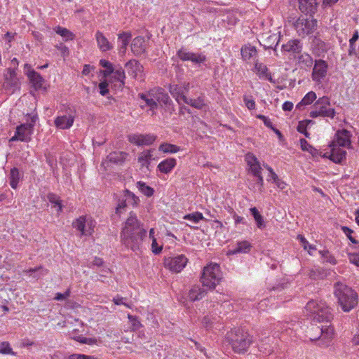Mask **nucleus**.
Segmentation results:
<instances>
[{"mask_svg": "<svg viewBox=\"0 0 359 359\" xmlns=\"http://www.w3.org/2000/svg\"><path fill=\"white\" fill-rule=\"evenodd\" d=\"M220 266L216 263H210L203 268L201 278L203 286L215 289L222 280Z\"/></svg>", "mask_w": 359, "mask_h": 359, "instance_id": "5", "label": "nucleus"}, {"mask_svg": "<svg viewBox=\"0 0 359 359\" xmlns=\"http://www.w3.org/2000/svg\"><path fill=\"white\" fill-rule=\"evenodd\" d=\"M184 103L187 104L197 109H202L205 106L203 97H198L196 99L188 98L187 97Z\"/></svg>", "mask_w": 359, "mask_h": 359, "instance_id": "38", "label": "nucleus"}, {"mask_svg": "<svg viewBox=\"0 0 359 359\" xmlns=\"http://www.w3.org/2000/svg\"><path fill=\"white\" fill-rule=\"evenodd\" d=\"M107 86L108 84L106 81H102L99 83L100 93L102 95L104 96L108 93L109 90L107 88Z\"/></svg>", "mask_w": 359, "mask_h": 359, "instance_id": "63", "label": "nucleus"}, {"mask_svg": "<svg viewBox=\"0 0 359 359\" xmlns=\"http://www.w3.org/2000/svg\"><path fill=\"white\" fill-rule=\"evenodd\" d=\"M188 258L184 255H175L165 257L164 266L174 273H180L186 266Z\"/></svg>", "mask_w": 359, "mask_h": 359, "instance_id": "9", "label": "nucleus"}, {"mask_svg": "<svg viewBox=\"0 0 359 359\" xmlns=\"http://www.w3.org/2000/svg\"><path fill=\"white\" fill-rule=\"evenodd\" d=\"M305 309L314 321L330 323L333 318L331 309L325 302L311 300Z\"/></svg>", "mask_w": 359, "mask_h": 359, "instance_id": "4", "label": "nucleus"}, {"mask_svg": "<svg viewBox=\"0 0 359 359\" xmlns=\"http://www.w3.org/2000/svg\"><path fill=\"white\" fill-rule=\"evenodd\" d=\"M299 61L304 62L307 67H311L313 64V59L309 54H302L299 57Z\"/></svg>", "mask_w": 359, "mask_h": 359, "instance_id": "58", "label": "nucleus"}, {"mask_svg": "<svg viewBox=\"0 0 359 359\" xmlns=\"http://www.w3.org/2000/svg\"><path fill=\"white\" fill-rule=\"evenodd\" d=\"M123 197H126L128 205H131L133 206H135L140 202L139 198L137 196H136L133 193L130 191L129 190H126L124 191Z\"/></svg>", "mask_w": 359, "mask_h": 359, "instance_id": "45", "label": "nucleus"}, {"mask_svg": "<svg viewBox=\"0 0 359 359\" xmlns=\"http://www.w3.org/2000/svg\"><path fill=\"white\" fill-rule=\"evenodd\" d=\"M250 243L247 241L238 242L236 247L230 251V253L235 255L237 253H248L251 249Z\"/></svg>", "mask_w": 359, "mask_h": 359, "instance_id": "35", "label": "nucleus"}, {"mask_svg": "<svg viewBox=\"0 0 359 359\" xmlns=\"http://www.w3.org/2000/svg\"><path fill=\"white\" fill-rule=\"evenodd\" d=\"M36 119V117L34 116L31 118V123H23L17 127L15 133L20 137V141L27 142L30 140Z\"/></svg>", "mask_w": 359, "mask_h": 359, "instance_id": "13", "label": "nucleus"}, {"mask_svg": "<svg viewBox=\"0 0 359 359\" xmlns=\"http://www.w3.org/2000/svg\"><path fill=\"white\" fill-rule=\"evenodd\" d=\"M146 234V230L143 228L136 215L130 213L121 233L122 243L133 251H136L140 249Z\"/></svg>", "mask_w": 359, "mask_h": 359, "instance_id": "1", "label": "nucleus"}, {"mask_svg": "<svg viewBox=\"0 0 359 359\" xmlns=\"http://www.w3.org/2000/svg\"><path fill=\"white\" fill-rule=\"evenodd\" d=\"M131 33L130 32H122L118 35V39L121 42V45L120 46V52L122 53H125L127 50V46L129 43V41L131 39Z\"/></svg>", "mask_w": 359, "mask_h": 359, "instance_id": "37", "label": "nucleus"}, {"mask_svg": "<svg viewBox=\"0 0 359 359\" xmlns=\"http://www.w3.org/2000/svg\"><path fill=\"white\" fill-rule=\"evenodd\" d=\"M128 205L126 200V197H123V199H119L118 203L116 207V213H121L122 210H124L125 208Z\"/></svg>", "mask_w": 359, "mask_h": 359, "instance_id": "59", "label": "nucleus"}, {"mask_svg": "<svg viewBox=\"0 0 359 359\" xmlns=\"http://www.w3.org/2000/svg\"><path fill=\"white\" fill-rule=\"evenodd\" d=\"M316 94L313 91H310L306 94L302 101L297 104V108L302 109V107L311 104L316 99Z\"/></svg>", "mask_w": 359, "mask_h": 359, "instance_id": "39", "label": "nucleus"}, {"mask_svg": "<svg viewBox=\"0 0 359 359\" xmlns=\"http://www.w3.org/2000/svg\"><path fill=\"white\" fill-rule=\"evenodd\" d=\"M158 150L163 153L175 154L181 150L180 147L170 143H163L158 147Z\"/></svg>", "mask_w": 359, "mask_h": 359, "instance_id": "40", "label": "nucleus"}, {"mask_svg": "<svg viewBox=\"0 0 359 359\" xmlns=\"http://www.w3.org/2000/svg\"><path fill=\"white\" fill-rule=\"evenodd\" d=\"M312 122L311 120H306L304 121H300L297 126L298 132L303 133L306 137H309V133L306 131V127L308 124Z\"/></svg>", "mask_w": 359, "mask_h": 359, "instance_id": "53", "label": "nucleus"}, {"mask_svg": "<svg viewBox=\"0 0 359 359\" xmlns=\"http://www.w3.org/2000/svg\"><path fill=\"white\" fill-rule=\"evenodd\" d=\"M342 231L346 234V236L348 238L350 241L352 243L358 244L359 243V241L355 240L352 236L351 233L353 232L352 229L347 226H341Z\"/></svg>", "mask_w": 359, "mask_h": 359, "instance_id": "57", "label": "nucleus"}, {"mask_svg": "<svg viewBox=\"0 0 359 359\" xmlns=\"http://www.w3.org/2000/svg\"><path fill=\"white\" fill-rule=\"evenodd\" d=\"M70 296V290H67L65 293L57 292L55 294L54 299L57 301H62Z\"/></svg>", "mask_w": 359, "mask_h": 359, "instance_id": "62", "label": "nucleus"}, {"mask_svg": "<svg viewBox=\"0 0 359 359\" xmlns=\"http://www.w3.org/2000/svg\"><path fill=\"white\" fill-rule=\"evenodd\" d=\"M47 197L49 202L55 204V206L57 208V212H61L62 206L61 205V201L60 200L59 197L54 194H49Z\"/></svg>", "mask_w": 359, "mask_h": 359, "instance_id": "51", "label": "nucleus"}, {"mask_svg": "<svg viewBox=\"0 0 359 359\" xmlns=\"http://www.w3.org/2000/svg\"><path fill=\"white\" fill-rule=\"evenodd\" d=\"M2 87L5 93L8 95H12L20 90V83L15 70L11 68L7 69V72L4 74V81Z\"/></svg>", "mask_w": 359, "mask_h": 359, "instance_id": "8", "label": "nucleus"}, {"mask_svg": "<svg viewBox=\"0 0 359 359\" xmlns=\"http://www.w3.org/2000/svg\"><path fill=\"white\" fill-rule=\"evenodd\" d=\"M28 78L35 90H39L42 88L44 79L38 72H31L28 74Z\"/></svg>", "mask_w": 359, "mask_h": 359, "instance_id": "31", "label": "nucleus"}, {"mask_svg": "<svg viewBox=\"0 0 359 359\" xmlns=\"http://www.w3.org/2000/svg\"><path fill=\"white\" fill-rule=\"evenodd\" d=\"M128 318L132 323V329L133 330H137L142 327V324L138 320L136 316H132L130 314L128 315Z\"/></svg>", "mask_w": 359, "mask_h": 359, "instance_id": "56", "label": "nucleus"}, {"mask_svg": "<svg viewBox=\"0 0 359 359\" xmlns=\"http://www.w3.org/2000/svg\"><path fill=\"white\" fill-rule=\"evenodd\" d=\"M301 149L304 151H308L313 156H316L318 154V150L311 146L305 139H300Z\"/></svg>", "mask_w": 359, "mask_h": 359, "instance_id": "43", "label": "nucleus"}, {"mask_svg": "<svg viewBox=\"0 0 359 359\" xmlns=\"http://www.w3.org/2000/svg\"><path fill=\"white\" fill-rule=\"evenodd\" d=\"M9 180L11 187L13 189H16L20 180V173L17 168L11 170Z\"/></svg>", "mask_w": 359, "mask_h": 359, "instance_id": "42", "label": "nucleus"}, {"mask_svg": "<svg viewBox=\"0 0 359 359\" xmlns=\"http://www.w3.org/2000/svg\"><path fill=\"white\" fill-rule=\"evenodd\" d=\"M328 69L327 63L323 60H317L312 72V79L316 82H321L326 75Z\"/></svg>", "mask_w": 359, "mask_h": 359, "instance_id": "14", "label": "nucleus"}, {"mask_svg": "<svg viewBox=\"0 0 359 359\" xmlns=\"http://www.w3.org/2000/svg\"><path fill=\"white\" fill-rule=\"evenodd\" d=\"M74 117L72 114L62 115L57 116L55 121V125L57 128L65 130L69 129L73 125Z\"/></svg>", "mask_w": 359, "mask_h": 359, "instance_id": "21", "label": "nucleus"}, {"mask_svg": "<svg viewBox=\"0 0 359 359\" xmlns=\"http://www.w3.org/2000/svg\"><path fill=\"white\" fill-rule=\"evenodd\" d=\"M169 91L176 101L181 104L186 100L184 91L181 86L177 85L170 86Z\"/></svg>", "mask_w": 359, "mask_h": 359, "instance_id": "27", "label": "nucleus"}, {"mask_svg": "<svg viewBox=\"0 0 359 359\" xmlns=\"http://www.w3.org/2000/svg\"><path fill=\"white\" fill-rule=\"evenodd\" d=\"M261 40L260 44L263 46L264 49L273 48L278 44L280 35L279 34L263 33L261 35Z\"/></svg>", "mask_w": 359, "mask_h": 359, "instance_id": "19", "label": "nucleus"}, {"mask_svg": "<svg viewBox=\"0 0 359 359\" xmlns=\"http://www.w3.org/2000/svg\"><path fill=\"white\" fill-rule=\"evenodd\" d=\"M283 50L298 53L302 50V45L299 40H290L287 43L282 46Z\"/></svg>", "mask_w": 359, "mask_h": 359, "instance_id": "32", "label": "nucleus"}, {"mask_svg": "<svg viewBox=\"0 0 359 359\" xmlns=\"http://www.w3.org/2000/svg\"><path fill=\"white\" fill-rule=\"evenodd\" d=\"M206 294L205 290L199 285H194L189 292V298L191 301L201 299Z\"/></svg>", "mask_w": 359, "mask_h": 359, "instance_id": "30", "label": "nucleus"}, {"mask_svg": "<svg viewBox=\"0 0 359 359\" xmlns=\"http://www.w3.org/2000/svg\"><path fill=\"white\" fill-rule=\"evenodd\" d=\"M330 147V159L336 163H341L346 158V151L337 147L334 142H332Z\"/></svg>", "mask_w": 359, "mask_h": 359, "instance_id": "22", "label": "nucleus"}, {"mask_svg": "<svg viewBox=\"0 0 359 359\" xmlns=\"http://www.w3.org/2000/svg\"><path fill=\"white\" fill-rule=\"evenodd\" d=\"M245 159L250 167L251 165H255L259 162L257 158L252 154H248L245 156Z\"/></svg>", "mask_w": 359, "mask_h": 359, "instance_id": "64", "label": "nucleus"}, {"mask_svg": "<svg viewBox=\"0 0 359 359\" xmlns=\"http://www.w3.org/2000/svg\"><path fill=\"white\" fill-rule=\"evenodd\" d=\"M127 156L126 152L114 151L107 156V160L113 163H121L126 160Z\"/></svg>", "mask_w": 359, "mask_h": 359, "instance_id": "34", "label": "nucleus"}, {"mask_svg": "<svg viewBox=\"0 0 359 359\" xmlns=\"http://www.w3.org/2000/svg\"><path fill=\"white\" fill-rule=\"evenodd\" d=\"M257 74L260 79H264L269 81L271 83H274L271 74L269 72V69L266 65L262 63L257 62L255 65Z\"/></svg>", "mask_w": 359, "mask_h": 359, "instance_id": "28", "label": "nucleus"}, {"mask_svg": "<svg viewBox=\"0 0 359 359\" xmlns=\"http://www.w3.org/2000/svg\"><path fill=\"white\" fill-rule=\"evenodd\" d=\"M348 259L351 263L359 266V252L358 253H348Z\"/></svg>", "mask_w": 359, "mask_h": 359, "instance_id": "60", "label": "nucleus"}, {"mask_svg": "<svg viewBox=\"0 0 359 359\" xmlns=\"http://www.w3.org/2000/svg\"><path fill=\"white\" fill-rule=\"evenodd\" d=\"M241 55L243 60H247L251 58H255L257 55V49L250 44L244 45L241 50Z\"/></svg>", "mask_w": 359, "mask_h": 359, "instance_id": "29", "label": "nucleus"}, {"mask_svg": "<svg viewBox=\"0 0 359 359\" xmlns=\"http://www.w3.org/2000/svg\"><path fill=\"white\" fill-rule=\"evenodd\" d=\"M251 172L254 176L259 175L261 174L262 168L259 165V163H257L255 165H251L250 167Z\"/></svg>", "mask_w": 359, "mask_h": 359, "instance_id": "61", "label": "nucleus"}, {"mask_svg": "<svg viewBox=\"0 0 359 359\" xmlns=\"http://www.w3.org/2000/svg\"><path fill=\"white\" fill-rule=\"evenodd\" d=\"M216 320H217L216 318H215L212 316L208 315V316H205V317H203L202 323L205 328L209 329V328L212 327L214 322Z\"/></svg>", "mask_w": 359, "mask_h": 359, "instance_id": "55", "label": "nucleus"}, {"mask_svg": "<svg viewBox=\"0 0 359 359\" xmlns=\"http://www.w3.org/2000/svg\"><path fill=\"white\" fill-rule=\"evenodd\" d=\"M177 56L182 61H191L194 64L200 65L206 60V57L202 53H195L181 48L177 51Z\"/></svg>", "mask_w": 359, "mask_h": 359, "instance_id": "12", "label": "nucleus"}, {"mask_svg": "<svg viewBox=\"0 0 359 359\" xmlns=\"http://www.w3.org/2000/svg\"><path fill=\"white\" fill-rule=\"evenodd\" d=\"M100 64L102 67L106 68V69L103 72V74L104 76H108L114 72L113 65L109 61L106 60H101L100 61Z\"/></svg>", "mask_w": 359, "mask_h": 359, "instance_id": "50", "label": "nucleus"}, {"mask_svg": "<svg viewBox=\"0 0 359 359\" xmlns=\"http://www.w3.org/2000/svg\"><path fill=\"white\" fill-rule=\"evenodd\" d=\"M335 115V109L331 107L330 98L327 96H323L316 100L309 112V116L311 118L320 116L334 118Z\"/></svg>", "mask_w": 359, "mask_h": 359, "instance_id": "6", "label": "nucleus"}, {"mask_svg": "<svg viewBox=\"0 0 359 359\" xmlns=\"http://www.w3.org/2000/svg\"><path fill=\"white\" fill-rule=\"evenodd\" d=\"M55 32L62 36L66 40H72L74 38V34L67 29L64 27H57L55 29Z\"/></svg>", "mask_w": 359, "mask_h": 359, "instance_id": "49", "label": "nucleus"}, {"mask_svg": "<svg viewBox=\"0 0 359 359\" xmlns=\"http://www.w3.org/2000/svg\"><path fill=\"white\" fill-rule=\"evenodd\" d=\"M319 253L321 255L322 259L323 262L330 263L332 265H335L337 264L336 259L330 253V252L327 250H320Z\"/></svg>", "mask_w": 359, "mask_h": 359, "instance_id": "46", "label": "nucleus"}, {"mask_svg": "<svg viewBox=\"0 0 359 359\" xmlns=\"http://www.w3.org/2000/svg\"><path fill=\"white\" fill-rule=\"evenodd\" d=\"M128 74L135 79H142V66L135 60H130L126 64Z\"/></svg>", "mask_w": 359, "mask_h": 359, "instance_id": "20", "label": "nucleus"}, {"mask_svg": "<svg viewBox=\"0 0 359 359\" xmlns=\"http://www.w3.org/2000/svg\"><path fill=\"white\" fill-rule=\"evenodd\" d=\"M149 96L154 97L156 99V102H158L159 103L164 104L165 105H168L171 102L170 97L161 88L150 90Z\"/></svg>", "mask_w": 359, "mask_h": 359, "instance_id": "24", "label": "nucleus"}, {"mask_svg": "<svg viewBox=\"0 0 359 359\" xmlns=\"http://www.w3.org/2000/svg\"><path fill=\"white\" fill-rule=\"evenodd\" d=\"M47 273L48 271L44 269L41 266L36 268H30L23 271L24 274L29 275V276H32L33 278L37 279L41 276H45L47 274Z\"/></svg>", "mask_w": 359, "mask_h": 359, "instance_id": "33", "label": "nucleus"}, {"mask_svg": "<svg viewBox=\"0 0 359 359\" xmlns=\"http://www.w3.org/2000/svg\"><path fill=\"white\" fill-rule=\"evenodd\" d=\"M184 219L191 221L194 224H197L199 221L204 219L203 214L198 212H196L191 214L186 215L184 217Z\"/></svg>", "mask_w": 359, "mask_h": 359, "instance_id": "48", "label": "nucleus"}, {"mask_svg": "<svg viewBox=\"0 0 359 359\" xmlns=\"http://www.w3.org/2000/svg\"><path fill=\"white\" fill-rule=\"evenodd\" d=\"M156 140V137L151 134H133L128 135V141L137 146L150 145Z\"/></svg>", "mask_w": 359, "mask_h": 359, "instance_id": "16", "label": "nucleus"}, {"mask_svg": "<svg viewBox=\"0 0 359 359\" xmlns=\"http://www.w3.org/2000/svg\"><path fill=\"white\" fill-rule=\"evenodd\" d=\"M311 48L313 52L316 55L320 57L323 56L325 53L328 51L330 48V45L329 43H326L323 41L318 36H315L312 39L311 42Z\"/></svg>", "mask_w": 359, "mask_h": 359, "instance_id": "18", "label": "nucleus"}, {"mask_svg": "<svg viewBox=\"0 0 359 359\" xmlns=\"http://www.w3.org/2000/svg\"><path fill=\"white\" fill-rule=\"evenodd\" d=\"M294 27L299 36L304 37L316 30L317 27V20L313 19L299 18L296 21Z\"/></svg>", "mask_w": 359, "mask_h": 359, "instance_id": "11", "label": "nucleus"}, {"mask_svg": "<svg viewBox=\"0 0 359 359\" xmlns=\"http://www.w3.org/2000/svg\"><path fill=\"white\" fill-rule=\"evenodd\" d=\"M250 211L256 222L257 227L259 229H264L266 225H265L263 217L261 215V214L259 213L258 210L255 207H254V208H251L250 209Z\"/></svg>", "mask_w": 359, "mask_h": 359, "instance_id": "41", "label": "nucleus"}, {"mask_svg": "<svg viewBox=\"0 0 359 359\" xmlns=\"http://www.w3.org/2000/svg\"><path fill=\"white\" fill-rule=\"evenodd\" d=\"M298 3L300 11L306 15H313L318 8L317 0H293Z\"/></svg>", "mask_w": 359, "mask_h": 359, "instance_id": "17", "label": "nucleus"}, {"mask_svg": "<svg viewBox=\"0 0 359 359\" xmlns=\"http://www.w3.org/2000/svg\"><path fill=\"white\" fill-rule=\"evenodd\" d=\"M334 294L344 312H349L358 304V294L350 287L341 282L334 285Z\"/></svg>", "mask_w": 359, "mask_h": 359, "instance_id": "2", "label": "nucleus"}, {"mask_svg": "<svg viewBox=\"0 0 359 359\" xmlns=\"http://www.w3.org/2000/svg\"><path fill=\"white\" fill-rule=\"evenodd\" d=\"M177 161L174 158H168L160 162L157 166L158 170L164 174L170 173L176 166Z\"/></svg>", "mask_w": 359, "mask_h": 359, "instance_id": "26", "label": "nucleus"}, {"mask_svg": "<svg viewBox=\"0 0 359 359\" xmlns=\"http://www.w3.org/2000/svg\"><path fill=\"white\" fill-rule=\"evenodd\" d=\"M137 187L139 189V190L145 196H151L154 194V189L147 186L144 182H137Z\"/></svg>", "mask_w": 359, "mask_h": 359, "instance_id": "47", "label": "nucleus"}, {"mask_svg": "<svg viewBox=\"0 0 359 359\" xmlns=\"http://www.w3.org/2000/svg\"><path fill=\"white\" fill-rule=\"evenodd\" d=\"M232 349L237 353H245L252 343V337L243 329H235L227 334Z\"/></svg>", "mask_w": 359, "mask_h": 359, "instance_id": "3", "label": "nucleus"}, {"mask_svg": "<svg viewBox=\"0 0 359 359\" xmlns=\"http://www.w3.org/2000/svg\"><path fill=\"white\" fill-rule=\"evenodd\" d=\"M309 334L311 341L325 340V345L327 346L328 341L333 337L334 329L330 325L312 327L309 332Z\"/></svg>", "mask_w": 359, "mask_h": 359, "instance_id": "7", "label": "nucleus"}, {"mask_svg": "<svg viewBox=\"0 0 359 359\" xmlns=\"http://www.w3.org/2000/svg\"><path fill=\"white\" fill-rule=\"evenodd\" d=\"M96 222L90 217L81 216L73 222V226L81 232L82 236H90Z\"/></svg>", "mask_w": 359, "mask_h": 359, "instance_id": "10", "label": "nucleus"}, {"mask_svg": "<svg viewBox=\"0 0 359 359\" xmlns=\"http://www.w3.org/2000/svg\"><path fill=\"white\" fill-rule=\"evenodd\" d=\"M0 353L15 355L9 342L2 341L0 343Z\"/></svg>", "mask_w": 359, "mask_h": 359, "instance_id": "52", "label": "nucleus"}, {"mask_svg": "<svg viewBox=\"0 0 359 359\" xmlns=\"http://www.w3.org/2000/svg\"><path fill=\"white\" fill-rule=\"evenodd\" d=\"M351 134L348 130L346 129L339 130L337 131L334 140L332 142H334L337 147L349 149L351 145Z\"/></svg>", "mask_w": 359, "mask_h": 359, "instance_id": "15", "label": "nucleus"}, {"mask_svg": "<svg viewBox=\"0 0 359 359\" xmlns=\"http://www.w3.org/2000/svg\"><path fill=\"white\" fill-rule=\"evenodd\" d=\"M147 45L143 36L135 37L131 43V50L135 55H140L146 50Z\"/></svg>", "mask_w": 359, "mask_h": 359, "instance_id": "23", "label": "nucleus"}, {"mask_svg": "<svg viewBox=\"0 0 359 359\" xmlns=\"http://www.w3.org/2000/svg\"><path fill=\"white\" fill-rule=\"evenodd\" d=\"M95 39L101 51L106 52L113 48L112 44L101 32L97 31L96 32Z\"/></svg>", "mask_w": 359, "mask_h": 359, "instance_id": "25", "label": "nucleus"}, {"mask_svg": "<svg viewBox=\"0 0 359 359\" xmlns=\"http://www.w3.org/2000/svg\"><path fill=\"white\" fill-rule=\"evenodd\" d=\"M114 78L120 81L122 85H124V79L126 78L124 70L122 67H119L116 69H114Z\"/></svg>", "mask_w": 359, "mask_h": 359, "instance_id": "54", "label": "nucleus"}, {"mask_svg": "<svg viewBox=\"0 0 359 359\" xmlns=\"http://www.w3.org/2000/svg\"><path fill=\"white\" fill-rule=\"evenodd\" d=\"M140 96L142 100L145 101L146 105L150 107V110L154 111L157 108L158 105L156 99L152 96H149V93L148 95L140 94Z\"/></svg>", "mask_w": 359, "mask_h": 359, "instance_id": "44", "label": "nucleus"}, {"mask_svg": "<svg viewBox=\"0 0 359 359\" xmlns=\"http://www.w3.org/2000/svg\"><path fill=\"white\" fill-rule=\"evenodd\" d=\"M152 159V154L151 150L144 151L140 154L138 157V162L142 167L148 168Z\"/></svg>", "mask_w": 359, "mask_h": 359, "instance_id": "36", "label": "nucleus"}]
</instances>
